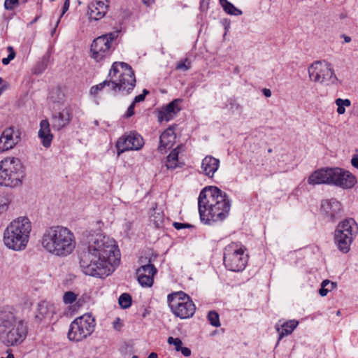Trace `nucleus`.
Segmentation results:
<instances>
[{
	"instance_id": "13d9d810",
	"label": "nucleus",
	"mask_w": 358,
	"mask_h": 358,
	"mask_svg": "<svg viewBox=\"0 0 358 358\" xmlns=\"http://www.w3.org/2000/svg\"><path fill=\"white\" fill-rule=\"evenodd\" d=\"M4 90V87H0V95L2 94L3 91Z\"/></svg>"
},
{
	"instance_id": "052dcab7",
	"label": "nucleus",
	"mask_w": 358,
	"mask_h": 358,
	"mask_svg": "<svg viewBox=\"0 0 358 358\" xmlns=\"http://www.w3.org/2000/svg\"><path fill=\"white\" fill-rule=\"evenodd\" d=\"M37 19H38V17H35V18L34 19V20L31 22V23L35 22L37 20Z\"/></svg>"
},
{
	"instance_id": "7c9ffc66",
	"label": "nucleus",
	"mask_w": 358,
	"mask_h": 358,
	"mask_svg": "<svg viewBox=\"0 0 358 358\" xmlns=\"http://www.w3.org/2000/svg\"><path fill=\"white\" fill-rule=\"evenodd\" d=\"M329 185L337 186L338 176H341V168H329Z\"/></svg>"
},
{
	"instance_id": "a18cd8bd",
	"label": "nucleus",
	"mask_w": 358,
	"mask_h": 358,
	"mask_svg": "<svg viewBox=\"0 0 358 358\" xmlns=\"http://www.w3.org/2000/svg\"><path fill=\"white\" fill-rule=\"evenodd\" d=\"M135 104L136 103L132 102L131 104L129 106V108H128V109L127 110L126 115H125V116L127 117H131L134 114Z\"/></svg>"
},
{
	"instance_id": "4d7b16f0",
	"label": "nucleus",
	"mask_w": 358,
	"mask_h": 358,
	"mask_svg": "<svg viewBox=\"0 0 358 358\" xmlns=\"http://www.w3.org/2000/svg\"><path fill=\"white\" fill-rule=\"evenodd\" d=\"M0 208L1 210H4L6 208V206L5 204L1 205Z\"/></svg>"
},
{
	"instance_id": "a211bd4d",
	"label": "nucleus",
	"mask_w": 358,
	"mask_h": 358,
	"mask_svg": "<svg viewBox=\"0 0 358 358\" xmlns=\"http://www.w3.org/2000/svg\"><path fill=\"white\" fill-rule=\"evenodd\" d=\"M72 119V112L68 107L58 112H55L52 116V127L53 129L59 131L67 126Z\"/></svg>"
},
{
	"instance_id": "de8ad7c7",
	"label": "nucleus",
	"mask_w": 358,
	"mask_h": 358,
	"mask_svg": "<svg viewBox=\"0 0 358 358\" xmlns=\"http://www.w3.org/2000/svg\"><path fill=\"white\" fill-rule=\"evenodd\" d=\"M69 6H70L69 0H65L63 7H62V12L61 14V17L69 10Z\"/></svg>"
},
{
	"instance_id": "6ab92c4d",
	"label": "nucleus",
	"mask_w": 358,
	"mask_h": 358,
	"mask_svg": "<svg viewBox=\"0 0 358 358\" xmlns=\"http://www.w3.org/2000/svg\"><path fill=\"white\" fill-rule=\"evenodd\" d=\"M108 0L92 1L88 6L90 18L94 20L103 18L108 12Z\"/></svg>"
},
{
	"instance_id": "c03bdc74",
	"label": "nucleus",
	"mask_w": 358,
	"mask_h": 358,
	"mask_svg": "<svg viewBox=\"0 0 358 358\" xmlns=\"http://www.w3.org/2000/svg\"><path fill=\"white\" fill-rule=\"evenodd\" d=\"M175 229L180 230L185 228H189L192 226L189 224L180 223V222H173V224Z\"/></svg>"
},
{
	"instance_id": "864d4df0",
	"label": "nucleus",
	"mask_w": 358,
	"mask_h": 358,
	"mask_svg": "<svg viewBox=\"0 0 358 358\" xmlns=\"http://www.w3.org/2000/svg\"><path fill=\"white\" fill-rule=\"evenodd\" d=\"M157 357H158V355H157V353H155V352H151V353L148 355V358H157Z\"/></svg>"
},
{
	"instance_id": "338daca9",
	"label": "nucleus",
	"mask_w": 358,
	"mask_h": 358,
	"mask_svg": "<svg viewBox=\"0 0 358 358\" xmlns=\"http://www.w3.org/2000/svg\"><path fill=\"white\" fill-rule=\"evenodd\" d=\"M132 358H138V356H136V355H134V356L132 357Z\"/></svg>"
},
{
	"instance_id": "c756f323",
	"label": "nucleus",
	"mask_w": 358,
	"mask_h": 358,
	"mask_svg": "<svg viewBox=\"0 0 358 358\" xmlns=\"http://www.w3.org/2000/svg\"><path fill=\"white\" fill-rule=\"evenodd\" d=\"M335 103L337 106V113L339 115H343L345 113V107H350L351 106V101L349 99H343L338 98L335 100Z\"/></svg>"
},
{
	"instance_id": "5fc2aeb1",
	"label": "nucleus",
	"mask_w": 358,
	"mask_h": 358,
	"mask_svg": "<svg viewBox=\"0 0 358 358\" xmlns=\"http://www.w3.org/2000/svg\"><path fill=\"white\" fill-rule=\"evenodd\" d=\"M220 3L222 5V6L223 7L224 5H226L227 3H229V1L227 0H220Z\"/></svg>"
},
{
	"instance_id": "39448f33",
	"label": "nucleus",
	"mask_w": 358,
	"mask_h": 358,
	"mask_svg": "<svg viewBox=\"0 0 358 358\" xmlns=\"http://www.w3.org/2000/svg\"><path fill=\"white\" fill-rule=\"evenodd\" d=\"M106 86L116 94L118 92L129 94L136 86V78L131 66L124 62H115L112 64L108 78L104 80Z\"/></svg>"
},
{
	"instance_id": "a878e982",
	"label": "nucleus",
	"mask_w": 358,
	"mask_h": 358,
	"mask_svg": "<svg viewBox=\"0 0 358 358\" xmlns=\"http://www.w3.org/2000/svg\"><path fill=\"white\" fill-rule=\"evenodd\" d=\"M329 168H323L314 171L308 179L310 185L329 184Z\"/></svg>"
},
{
	"instance_id": "9d476101",
	"label": "nucleus",
	"mask_w": 358,
	"mask_h": 358,
	"mask_svg": "<svg viewBox=\"0 0 358 358\" xmlns=\"http://www.w3.org/2000/svg\"><path fill=\"white\" fill-rule=\"evenodd\" d=\"M358 232V225L352 219H345L341 222L335 231V243L340 251L347 253L350 250L353 238Z\"/></svg>"
},
{
	"instance_id": "1a4fd4ad",
	"label": "nucleus",
	"mask_w": 358,
	"mask_h": 358,
	"mask_svg": "<svg viewBox=\"0 0 358 358\" xmlns=\"http://www.w3.org/2000/svg\"><path fill=\"white\" fill-rule=\"evenodd\" d=\"M167 302L171 312L180 319L190 318L195 313L194 303L190 297L182 291L169 294Z\"/></svg>"
},
{
	"instance_id": "dca6fc26",
	"label": "nucleus",
	"mask_w": 358,
	"mask_h": 358,
	"mask_svg": "<svg viewBox=\"0 0 358 358\" xmlns=\"http://www.w3.org/2000/svg\"><path fill=\"white\" fill-rule=\"evenodd\" d=\"M321 211L325 218L331 222L341 217L343 213L341 203L335 199L322 201Z\"/></svg>"
},
{
	"instance_id": "2eb2a0df",
	"label": "nucleus",
	"mask_w": 358,
	"mask_h": 358,
	"mask_svg": "<svg viewBox=\"0 0 358 358\" xmlns=\"http://www.w3.org/2000/svg\"><path fill=\"white\" fill-rule=\"evenodd\" d=\"M21 140V131L15 127L3 130L0 136V152L7 151L15 146Z\"/></svg>"
},
{
	"instance_id": "3c124183",
	"label": "nucleus",
	"mask_w": 358,
	"mask_h": 358,
	"mask_svg": "<svg viewBox=\"0 0 358 358\" xmlns=\"http://www.w3.org/2000/svg\"><path fill=\"white\" fill-rule=\"evenodd\" d=\"M262 92L266 97H270L271 96V92L269 89L264 88Z\"/></svg>"
},
{
	"instance_id": "4c0bfd02",
	"label": "nucleus",
	"mask_w": 358,
	"mask_h": 358,
	"mask_svg": "<svg viewBox=\"0 0 358 358\" xmlns=\"http://www.w3.org/2000/svg\"><path fill=\"white\" fill-rule=\"evenodd\" d=\"M190 68V62L188 61L187 59H185L183 61L178 62L176 66V69L182 70L184 71L189 70Z\"/></svg>"
},
{
	"instance_id": "e433bc0d",
	"label": "nucleus",
	"mask_w": 358,
	"mask_h": 358,
	"mask_svg": "<svg viewBox=\"0 0 358 358\" xmlns=\"http://www.w3.org/2000/svg\"><path fill=\"white\" fill-rule=\"evenodd\" d=\"M167 341L169 344L173 345L175 346V350L178 352H179L180 349L182 348V342L180 338L169 337Z\"/></svg>"
},
{
	"instance_id": "680f3d73",
	"label": "nucleus",
	"mask_w": 358,
	"mask_h": 358,
	"mask_svg": "<svg viewBox=\"0 0 358 358\" xmlns=\"http://www.w3.org/2000/svg\"><path fill=\"white\" fill-rule=\"evenodd\" d=\"M119 320H120V319H119V318H117V321H115V325H117V322H119Z\"/></svg>"
},
{
	"instance_id": "412c9836",
	"label": "nucleus",
	"mask_w": 358,
	"mask_h": 358,
	"mask_svg": "<svg viewBox=\"0 0 358 358\" xmlns=\"http://www.w3.org/2000/svg\"><path fill=\"white\" fill-rule=\"evenodd\" d=\"M176 140V135L171 127L166 129L159 137V145L158 150L159 152H166V149L173 147Z\"/></svg>"
},
{
	"instance_id": "9b49d317",
	"label": "nucleus",
	"mask_w": 358,
	"mask_h": 358,
	"mask_svg": "<svg viewBox=\"0 0 358 358\" xmlns=\"http://www.w3.org/2000/svg\"><path fill=\"white\" fill-rule=\"evenodd\" d=\"M245 248L238 243H231L225 248L224 264L229 270L238 272L243 271L248 262Z\"/></svg>"
},
{
	"instance_id": "20e7f679",
	"label": "nucleus",
	"mask_w": 358,
	"mask_h": 358,
	"mask_svg": "<svg viewBox=\"0 0 358 358\" xmlns=\"http://www.w3.org/2000/svg\"><path fill=\"white\" fill-rule=\"evenodd\" d=\"M27 334V327L10 311L0 312V339L7 346L17 345L23 342Z\"/></svg>"
},
{
	"instance_id": "f257e3e1",
	"label": "nucleus",
	"mask_w": 358,
	"mask_h": 358,
	"mask_svg": "<svg viewBox=\"0 0 358 358\" xmlns=\"http://www.w3.org/2000/svg\"><path fill=\"white\" fill-rule=\"evenodd\" d=\"M120 253L115 241L103 234L92 236L80 255V266L84 274L104 278L119 264Z\"/></svg>"
},
{
	"instance_id": "774afa93",
	"label": "nucleus",
	"mask_w": 358,
	"mask_h": 358,
	"mask_svg": "<svg viewBox=\"0 0 358 358\" xmlns=\"http://www.w3.org/2000/svg\"><path fill=\"white\" fill-rule=\"evenodd\" d=\"M1 358H3V357H1Z\"/></svg>"
},
{
	"instance_id": "4be33fe9",
	"label": "nucleus",
	"mask_w": 358,
	"mask_h": 358,
	"mask_svg": "<svg viewBox=\"0 0 358 358\" xmlns=\"http://www.w3.org/2000/svg\"><path fill=\"white\" fill-rule=\"evenodd\" d=\"M179 102L178 99H175L163 108L159 114V120L169 122L172 120L180 110Z\"/></svg>"
},
{
	"instance_id": "c85d7f7f",
	"label": "nucleus",
	"mask_w": 358,
	"mask_h": 358,
	"mask_svg": "<svg viewBox=\"0 0 358 358\" xmlns=\"http://www.w3.org/2000/svg\"><path fill=\"white\" fill-rule=\"evenodd\" d=\"M336 287V283L331 282L329 280H324L321 284V288L319 290L320 296H325L329 292Z\"/></svg>"
},
{
	"instance_id": "72a5a7b5",
	"label": "nucleus",
	"mask_w": 358,
	"mask_h": 358,
	"mask_svg": "<svg viewBox=\"0 0 358 358\" xmlns=\"http://www.w3.org/2000/svg\"><path fill=\"white\" fill-rule=\"evenodd\" d=\"M223 9L227 13H228L229 15H236V16L242 15V11L241 10H239L238 8H237L236 7H235L230 2L227 3L226 5H224Z\"/></svg>"
},
{
	"instance_id": "e2e57ef3",
	"label": "nucleus",
	"mask_w": 358,
	"mask_h": 358,
	"mask_svg": "<svg viewBox=\"0 0 358 358\" xmlns=\"http://www.w3.org/2000/svg\"><path fill=\"white\" fill-rule=\"evenodd\" d=\"M2 82H3V79H2V78L0 77V84H1Z\"/></svg>"
},
{
	"instance_id": "aec40b11",
	"label": "nucleus",
	"mask_w": 358,
	"mask_h": 358,
	"mask_svg": "<svg viewBox=\"0 0 358 358\" xmlns=\"http://www.w3.org/2000/svg\"><path fill=\"white\" fill-rule=\"evenodd\" d=\"M220 166V160L211 155L205 157L201 162L203 173L209 178H213Z\"/></svg>"
},
{
	"instance_id": "c9c22d12",
	"label": "nucleus",
	"mask_w": 358,
	"mask_h": 358,
	"mask_svg": "<svg viewBox=\"0 0 358 358\" xmlns=\"http://www.w3.org/2000/svg\"><path fill=\"white\" fill-rule=\"evenodd\" d=\"M106 82L103 81L98 85H94L90 88V94L92 96H96L99 92L101 91L105 87H106Z\"/></svg>"
},
{
	"instance_id": "a19ab883",
	"label": "nucleus",
	"mask_w": 358,
	"mask_h": 358,
	"mask_svg": "<svg viewBox=\"0 0 358 358\" xmlns=\"http://www.w3.org/2000/svg\"><path fill=\"white\" fill-rule=\"evenodd\" d=\"M230 110L234 113V111H237L238 113L242 112L243 107L241 104L236 103L234 100H231L229 102Z\"/></svg>"
},
{
	"instance_id": "4468645a",
	"label": "nucleus",
	"mask_w": 358,
	"mask_h": 358,
	"mask_svg": "<svg viewBox=\"0 0 358 358\" xmlns=\"http://www.w3.org/2000/svg\"><path fill=\"white\" fill-rule=\"evenodd\" d=\"M91 57L96 62H100L111 54V45L105 36L95 38L90 48Z\"/></svg>"
},
{
	"instance_id": "f3484780",
	"label": "nucleus",
	"mask_w": 358,
	"mask_h": 358,
	"mask_svg": "<svg viewBox=\"0 0 358 358\" xmlns=\"http://www.w3.org/2000/svg\"><path fill=\"white\" fill-rule=\"evenodd\" d=\"M157 272L155 266L149 263L146 265L141 266L137 269L136 275L138 281L143 287H151L153 284V276Z\"/></svg>"
},
{
	"instance_id": "473e14b6",
	"label": "nucleus",
	"mask_w": 358,
	"mask_h": 358,
	"mask_svg": "<svg viewBox=\"0 0 358 358\" xmlns=\"http://www.w3.org/2000/svg\"><path fill=\"white\" fill-rule=\"evenodd\" d=\"M208 320L209 321L210 324L215 327H218L220 326V317H219V315L218 313L215 311V310H211V311H209V313H208Z\"/></svg>"
},
{
	"instance_id": "bb28decb",
	"label": "nucleus",
	"mask_w": 358,
	"mask_h": 358,
	"mask_svg": "<svg viewBox=\"0 0 358 358\" xmlns=\"http://www.w3.org/2000/svg\"><path fill=\"white\" fill-rule=\"evenodd\" d=\"M341 176H338L337 187L343 189L352 188L356 183L355 177L348 171L341 169Z\"/></svg>"
},
{
	"instance_id": "69168bd1",
	"label": "nucleus",
	"mask_w": 358,
	"mask_h": 358,
	"mask_svg": "<svg viewBox=\"0 0 358 358\" xmlns=\"http://www.w3.org/2000/svg\"><path fill=\"white\" fill-rule=\"evenodd\" d=\"M59 23V20H57V24H56V27L58 25Z\"/></svg>"
},
{
	"instance_id": "0e129e2a",
	"label": "nucleus",
	"mask_w": 358,
	"mask_h": 358,
	"mask_svg": "<svg viewBox=\"0 0 358 358\" xmlns=\"http://www.w3.org/2000/svg\"><path fill=\"white\" fill-rule=\"evenodd\" d=\"M113 325H114V328H115V329H117V327H116V325H115V322H113Z\"/></svg>"
},
{
	"instance_id": "7ed1b4c3",
	"label": "nucleus",
	"mask_w": 358,
	"mask_h": 358,
	"mask_svg": "<svg viewBox=\"0 0 358 358\" xmlns=\"http://www.w3.org/2000/svg\"><path fill=\"white\" fill-rule=\"evenodd\" d=\"M41 243L48 253L55 257H65L74 251L76 240L74 234L69 228L56 225L45 229Z\"/></svg>"
},
{
	"instance_id": "f704fd0d",
	"label": "nucleus",
	"mask_w": 358,
	"mask_h": 358,
	"mask_svg": "<svg viewBox=\"0 0 358 358\" xmlns=\"http://www.w3.org/2000/svg\"><path fill=\"white\" fill-rule=\"evenodd\" d=\"M77 298V295L73 292H66L64 294L63 301L66 304H71L73 303Z\"/></svg>"
},
{
	"instance_id": "49530a36",
	"label": "nucleus",
	"mask_w": 358,
	"mask_h": 358,
	"mask_svg": "<svg viewBox=\"0 0 358 358\" xmlns=\"http://www.w3.org/2000/svg\"><path fill=\"white\" fill-rule=\"evenodd\" d=\"M180 351L185 357H189L191 355V350L187 347H182L180 349Z\"/></svg>"
},
{
	"instance_id": "5701e85b",
	"label": "nucleus",
	"mask_w": 358,
	"mask_h": 358,
	"mask_svg": "<svg viewBox=\"0 0 358 358\" xmlns=\"http://www.w3.org/2000/svg\"><path fill=\"white\" fill-rule=\"evenodd\" d=\"M55 313V307L48 301H43L38 304L36 319L41 322L44 319H50Z\"/></svg>"
},
{
	"instance_id": "423d86ee",
	"label": "nucleus",
	"mask_w": 358,
	"mask_h": 358,
	"mask_svg": "<svg viewBox=\"0 0 358 358\" xmlns=\"http://www.w3.org/2000/svg\"><path fill=\"white\" fill-rule=\"evenodd\" d=\"M31 223L28 217H20L13 220L3 232L4 245L9 249L24 250L29 241Z\"/></svg>"
},
{
	"instance_id": "09e8293b",
	"label": "nucleus",
	"mask_w": 358,
	"mask_h": 358,
	"mask_svg": "<svg viewBox=\"0 0 358 358\" xmlns=\"http://www.w3.org/2000/svg\"><path fill=\"white\" fill-rule=\"evenodd\" d=\"M351 164L352 166L358 169V155H354L351 159Z\"/></svg>"
},
{
	"instance_id": "bf43d9fd",
	"label": "nucleus",
	"mask_w": 358,
	"mask_h": 358,
	"mask_svg": "<svg viewBox=\"0 0 358 358\" xmlns=\"http://www.w3.org/2000/svg\"><path fill=\"white\" fill-rule=\"evenodd\" d=\"M6 358H14V356L13 354H9V355H8Z\"/></svg>"
},
{
	"instance_id": "79ce46f5",
	"label": "nucleus",
	"mask_w": 358,
	"mask_h": 358,
	"mask_svg": "<svg viewBox=\"0 0 358 358\" xmlns=\"http://www.w3.org/2000/svg\"><path fill=\"white\" fill-rule=\"evenodd\" d=\"M149 93V91L147 90L146 89H144L143 90V93L141 94H139L138 96H136L135 98L134 99V101L133 102L134 103H138V102H141V101H144L145 98V96Z\"/></svg>"
},
{
	"instance_id": "b1692460",
	"label": "nucleus",
	"mask_w": 358,
	"mask_h": 358,
	"mask_svg": "<svg viewBox=\"0 0 358 358\" xmlns=\"http://www.w3.org/2000/svg\"><path fill=\"white\" fill-rule=\"evenodd\" d=\"M38 137L45 148H49L51 145L53 136L51 134L50 123L48 120H43L40 122Z\"/></svg>"
},
{
	"instance_id": "cd10ccee",
	"label": "nucleus",
	"mask_w": 358,
	"mask_h": 358,
	"mask_svg": "<svg viewBox=\"0 0 358 358\" xmlns=\"http://www.w3.org/2000/svg\"><path fill=\"white\" fill-rule=\"evenodd\" d=\"M182 148V145H178L167 156L166 166L168 169L173 170L178 166V154Z\"/></svg>"
},
{
	"instance_id": "2f4dec72",
	"label": "nucleus",
	"mask_w": 358,
	"mask_h": 358,
	"mask_svg": "<svg viewBox=\"0 0 358 358\" xmlns=\"http://www.w3.org/2000/svg\"><path fill=\"white\" fill-rule=\"evenodd\" d=\"M118 303L122 308H128L131 305V297L129 294L123 293L119 297Z\"/></svg>"
},
{
	"instance_id": "ddd939ff",
	"label": "nucleus",
	"mask_w": 358,
	"mask_h": 358,
	"mask_svg": "<svg viewBox=\"0 0 358 358\" xmlns=\"http://www.w3.org/2000/svg\"><path fill=\"white\" fill-rule=\"evenodd\" d=\"M144 145L142 136L135 131L124 134L120 137L116 143L117 155L128 150H139Z\"/></svg>"
},
{
	"instance_id": "f8f14e48",
	"label": "nucleus",
	"mask_w": 358,
	"mask_h": 358,
	"mask_svg": "<svg viewBox=\"0 0 358 358\" xmlns=\"http://www.w3.org/2000/svg\"><path fill=\"white\" fill-rule=\"evenodd\" d=\"M95 322L90 315H83L75 319L70 325L68 338L70 341H80L94 331Z\"/></svg>"
},
{
	"instance_id": "37998d69",
	"label": "nucleus",
	"mask_w": 358,
	"mask_h": 358,
	"mask_svg": "<svg viewBox=\"0 0 358 358\" xmlns=\"http://www.w3.org/2000/svg\"><path fill=\"white\" fill-rule=\"evenodd\" d=\"M119 31H113L108 33L106 34L102 35L101 36H105L106 39L108 40V43L111 45V42L117 38Z\"/></svg>"
},
{
	"instance_id": "0eeeda50",
	"label": "nucleus",
	"mask_w": 358,
	"mask_h": 358,
	"mask_svg": "<svg viewBox=\"0 0 358 358\" xmlns=\"http://www.w3.org/2000/svg\"><path fill=\"white\" fill-rule=\"evenodd\" d=\"M24 176V167L19 159L8 157L0 162V185L12 188L20 186Z\"/></svg>"
},
{
	"instance_id": "6e6d98bb",
	"label": "nucleus",
	"mask_w": 358,
	"mask_h": 358,
	"mask_svg": "<svg viewBox=\"0 0 358 358\" xmlns=\"http://www.w3.org/2000/svg\"><path fill=\"white\" fill-rule=\"evenodd\" d=\"M344 39L346 43H349L351 41V38L350 36H345Z\"/></svg>"
},
{
	"instance_id": "6e6552de",
	"label": "nucleus",
	"mask_w": 358,
	"mask_h": 358,
	"mask_svg": "<svg viewBox=\"0 0 358 358\" xmlns=\"http://www.w3.org/2000/svg\"><path fill=\"white\" fill-rule=\"evenodd\" d=\"M308 73L311 81L324 86L336 85L338 79L332 65L327 61H315L308 68Z\"/></svg>"
},
{
	"instance_id": "393cba45",
	"label": "nucleus",
	"mask_w": 358,
	"mask_h": 358,
	"mask_svg": "<svg viewBox=\"0 0 358 358\" xmlns=\"http://www.w3.org/2000/svg\"><path fill=\"white\" fill-rule=\"evenodd\" d=\"M279 321L275 324V329L279 334L278 342L285 336L291 334L297 327L299 322L296 320H290L280 323Z\"/></svg>"
},
{
	"instance_id": "f03ea898",
	"label": "nucleus",
	"mask_w": 358,
	"mask_h": 358,
	"mask_svg": "<svg viewBox=\"0 0 358 358\" xmlns=\"http://www.w3.org/2000/svg\"><path fill=\"white\" fill-rule=\"evenodd\" d=\"M231 200L227 194L215 186L205 187L198 198V210L201 222L212 224L222 222L229 215Z\"/></svg>"
},
{
	"instance_id": "58836bf2",
	"label": "nucleus",
	"mask_w": 358,
	"mask_h": 358,
	"mask_svg": "<svg viewBox=\"0 0 358 358\" xmlns=\"http://www.w3.org/2000/svg\"><path fill=\"white\" fill-rule=\"evenodd\" d=\"M8 50L9 51V54L7 57L3 58L2 59V63L4 65H7L9 62L15 58V53L13 50V48L11 46L8 47Z\"/></svg>"
},
{
	"instance_id": "603ef678",
	"label": "nucleus",
	"mask_w": 358,
	"mask_h": 358,
	"mask_svg": "<svg viewBox=\"0 0 358 358\" xmlns=\"http://www.w3.org/2000/svg\"><path fill=\"white\" fill-rule=\"evenodd\" d=\"M154 1L155 0H143V3L147 6H150Z\"/></svg>"
},
{
	"instance_id": "ea45409f",
	"label": "nucleus",
	"mask_w": 358,
	"mask_h": 358,
	"mask_svg": "<svg viewBox=\"0 0 358 358\" xmlns=\"http://www.w3.org/2000/svg\"><path fill=\"white\" fill-rule=\"evenodd\" d=\"M19 0H5L4 8L6 10H13V8L18 5Z\"/></svg>"
},
{
	"instance_id": "8fccbe9b",
	"label": "nucleus",
	"mask_w": 358,
	"mask_h": 358,
	"mask_svg": "<svg viewBox=\"0 0 358 358\" xmlns=\"http://www.w3.org/2000/svg\"><path fill=\"white\" fill-rule=\"evenodd\" d=\"M52 94H58V100L57 101H59L63 99L64 94L62 93L61 90L59 89H56L55 90L52 91Z\"/></svg>"
}]
</instances>
